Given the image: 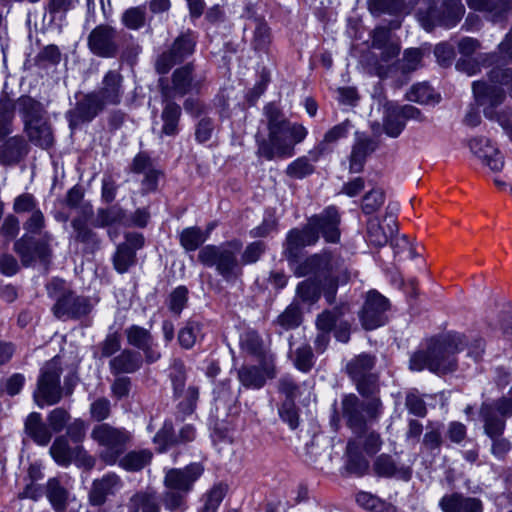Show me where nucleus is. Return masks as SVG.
<instances>
[{
  "label": "nucleus",
  "instance_id": "8fccbe9b",
  "mask_svg": "<svg viewBox=\"0 0 512 512\" xmlns=\"http://www.w3.org/2000/svg\"><path fill=\"white\" fill-rule=\"evenodd\" d=\"M346 453L348 456L347 469L357 475H363L368 468V462L359 452V446L355 440H350L347 443Z\"/></svg>",
  "mask_w": 512,
  "mask_h": 512
},
{
  "label": "nucleus",
  "instance_id": "37998d69",
  "mask_svg": "<svg viewBox=\"0 0 512 512\" xmlns=\"http://www.w3.org/2000/svg\"><path fill=\"white\" fill-rule=\"evenodd\" d=\"M405 127V122L397 110V105L389 103L385 106L383 129L392 138L398 137Z\"/></svg>",
  "mask_w": 512,
  "mask_h": 512
},
{
  "label": "nucleus",
  "instance_id": "4468645a",
  "mask_svg": "<svg viewBox=\"0 0 512 512\" xmlns=\"http://www.w3.org/2000/svg\"><path fill=\"white\" fill-rule=\"evenodd\" d=\"M51 239V235L47 232L39 240L25 234L14 243L13 249L25 267L31 266L36 261L46 263L51 256L49 247Z\"/></svg>",
  "mask_w": 512,
  "mask_h": 512
},
{
  "label": "nucleus",
  "instance_id": "4be33fe9",
  "mask_svg": "<svg viewBox=\"0 0 512 512\" xmlns=\"http://www.w3.org/2000/svg\"><path fill=\"white\" fill-rule=\"evenodd\" d=\"M470 150L492 171L498 172L504 166V158L501 152L492 142L484 137H476L469 142Z\"/></svg>",
  "mask_w": 512,
  "mask_h": 512
},
{
  "label": "nucleus",
  "instance_id": "79ce46f5",
  "mask_svg": "<svg viewBox=\"0 0 512 512\" xmlns=\"http://www.w3.org/2000/svg\"><path fill=\"white\" fill-rule=\"evenodd\" d=\"M15 102L7 95L0 98V139L10 135L13 131V121L15 118Z\"/></svg>",
  "mask_w": 512,
  "mask_h": 512
},
{
  "label": "nucleus",
  "instance_id": "c03bdc74",
  "mask_svg": "<svg viewBox=\"0 0 512 512\" xmlns=\"http://www.w3.org/2000/svg\"><path fill=\"white\" fill-rule=\"evenodd\" d=\"M208 239V233L197 226L183 229L179 234V242L187 252L197 250Z\"/></svg>",
  "mask_w": 512,
  "mask_h": 512
},
{
  "label": "nucleus",
  "instance_id": "ddd939ff",
  "mask_svg": "<svg viewBox=\"0 0 512 512\" xmlns=\"http://www.w3.org/2000/svg\"><path fill=\"white\" fill-rule=\"evenodd\" d=\"M464 13L465 7L460 0H444L440 8L430 7L425 12H419L418 19L426 31H431L436 26L454 27Z\"/></svg>",
  "mask_w": 512,
  "mask_h": 512
},
{
  "label": "nucleus",
  "instance_id": "dca6fc26",
  "mask_svg": "<svg viewBox=\"0 0 512 512\" xmlns=\"http://www.w3.org/2000/svg\"><path fill=\"white\" fill-rule=\"evenodd\" d=\"M50 455L54 461L63 467H68L72 462L91 468L94 459L88 455L82 445L70 446L66 436L57 437L50 447Z\"/></svg>",
  "mask_w": 512,
  "mask_h": 512
},
{
  "label": "nucleus",
  "instance_id": "393cba45",
  "mask_svg": "<svg viewBox=\"0 0 512 512\" xmlns=\"http://www.w3.org/2000/svg\"><path fill=\"white\" fill-rule=\"evenodd\" d=\"M123 76L116 70H109L103 77L102 86L98 91L100 99L106 105H118L121 102L123 90Z\"/></svg>",
  "mask_w": 512,
  "mask_h": 512
},
{
  "label": "nucleus",
  "instance_id": "6e6552de",
  "mask_svg": "<svg viewBox=\"0 0 512 512\" xmlns=\"http://www.w3.org/2000/svg\"><path fill=\"white\" fill-rule=\"evenodd\" d=\"M46 289L48 296L55 300L52 312L57 319H80L92 309L89 298L77 295L62 279L53 278Z\"/></svg>",
  "mask_w": 512,
  "mask_h": 512
},
{
  "label": "nucleus",
  "instance_id": "aec40b11",
  "mask_svg": "<svg viewBox=\"0 0 512 512\" xmlns=\"http://www.w3.org/2000/svg\"><path fill=\"white\" fill-rule=\"evenodd\" d=\"M317 234L322 236L328 243H337L340 240L341 217L335 206L325 208L321 213L310 218Z\"/></svg>",
  "mask_w": 512,
  "mask_h": 512
},
{
  "label": "nucleus",
  "instance_id": "3c124183",
  "mask_svg": "<svg viewBox=\"0 0 512 512\" xmlns=\"http://www.w3.org/2000/svg\"><path fill=\"white\" fill-rule=\"evenodd\" d=\"M348 310V306L342 305L335 307L333 310H325L316 318L317 331H324L331 333L336 327L341 316Z\"/></svg>",
  "mask_w": 512,
  "mask_h": 512
},
{
  "label": "nucleus",
  "instance_id": "680f3d73",
  "mask_svg": "<svg viewBox=\"0 0 512 512\" xmlns=\"http://www.w3.org/2000/svg\"><path fill=\"white\" fill-rule=\"evenodd\" d=\"M307 244L299 233V229L295 228L289 231L284 244V253L289 261H294L300 250L306 247Z\"/></svg>",
  "mask_w": 512,
  "mask_h": 512
},
{
  "label": "nucleus",
  "instance_id": "9d476101",
  "mask_svg": "<svg viewBox=\"0 0 512 512\" xmlns=\"http://www.w3.org/2000/svg\"><path fill=\"white\" fill-rule=\"evenodd\" d=\"M62 366L58 357L47 361L40 369L33 398L39 407L52 406L63 397L61 386Z\"/></svg>",
  "mask_w": 512,
  "mask_h": 512
},
{
  "label": "nucleus",
  "instance_id": "b1692460",
  "mask_svg": "<svg viewBox=\"0 0 512 512\" xmlns=\"http://www.w3.org/2000/svg\"><path fill=\"white\" fill-rule=\"evenodd\" d=\"M443 512H483V502L476 497L454 492L444 495L439 501Z\"/></svg>",
  "mask_w": 512,
  "mask_h": 512
},
{
  "label": "nucleus",
  "instance_id": "7ed1b4c3",
  "mask_svg": "<svg viewBox=\"0 0 512 512\" xmlns=\"http://www.w3.org/2000/svg\"><path fill=\"white\" fill-rule=\"evenodd\" d=\"M468 345L465 335L448 332L428 339L410 358L413 371L428 369L437 374L453 372L457 368L455 355Z\"/></svg>",
  "mask_w": 512,
  "mask_h": 512
},
{
  "label": "nucleus",
  "instance_id": "c85d7f7f",
  "mask_svg": "<svg viewBox=\"0 0 512 512\" xmlns=\"http://www.w3.org/2000/svg\"><path fill=\"white\" fill-rule=\"evenodd\" d=\"M373 470L379 477H397L405 481H408L412 474L410 467L399 465L393 457L388 454H381L375 459Z\"/></svg>",
  "mask_w": 512,
  "mask_h": 512
},
{
  "label": "nucleus",
  "instance_id": "f704fd0d",
  "mask_svg": "<svg viewBox=\"0 0 512 512\" xmlns=\"http://www.w3.org/2000/svg\"><path fill=\"white\" fill-rule=\"evenodd\" d=\"M166 103L161 113L163 121L161 134L166 136H175L179 132V121L181 117V107L172 101L165 99Z\"/></svg>",
  "mask_w": 512,
  "mask_h": 512
},
{
  "label": "nucleus",
  "instance_id": "cd10ccee",
  "mask_svg": "<svg viewBox=\"0 0 512 512\" xmlns=\"http://www.w3.org/2000/svg\"><path fill=\"white\" fill-rule=\"evenodd\" d=\"M28 153V144L23 136L9 137L0 145V163L14 165L20 162Z\"/></svg>",
  "mask_w": 512,
  "mask_h": 512
},
{
  "label": "nucleus",
  "instance_id": "5701e85b",
  "mask_svg": "<svg viewBox=\"0 0 512 512\" xmlns=\"http://www.w3.org/2000/svg\"><path fill=\"white\" fill-rule=\"evenodd\" d=\"M398 232L396 218L387 215L383 222L373 218L367 223V241L377 247H382Z\"/></svg>",
  "mask_w": 512,
  "mask_h": 512
},
{
  "label": "nucleus",
  "instance_id": "7c9ffc66",
  "mask_svg": "<svg viewBox=\"0 0 512 512\" xmlns=\"http://www.w3.org/2000/svg\"><path fill=\"white\" fill-rule=\"evenodd\" d=\"M24 131L29 141L42 149H48L53 145V132L50 124L45 119L33 124H26Z\"/></svg>",
  "mask_w": 512,
  "mask_h": 512
},
{
  "label": "nucleus",
  "instance_id": "603ef678",
  "mask_svg": "<svg viewBox=\"0 0 512 512\" xmlns=\"http://www.w3.org/2000/svg\"><path fill=\"white\" fill-rule=\"evenodd\" d=\"M227 493V485L217 483L203 496L204 505L199 512H217Z\"/></svg>",
  "mask_w": 512,
  "mask_h": 512
},
{
  "label": "nucleus",
  "instance_id": "bf43d9fd",
  "mask_svg": "<svg viewBox=\"0 0 512 512\" xmlns=\"http://www.w3.org/2000/svg\"><path fill=\"white\" fill-rule=\"evenodd\" d=\"M136 253L128 245H119L113 257L114 267L119 273H125L135 264Z\"/></svg>",
  "mask_w": 512,
  "mask_h": 512
},
{
  "label": "nucleus",
  "instance_id": "de8ad7c7",
  "mask_svg": "<svg viewBox=\"0 0 512 512\" xmlns=\"http://www.w3.org/2000/svg\"><path fill=\"white\" fill-rule=\"evenodd\" d=\"M121 23L129 30H140L147 23L145 6H134L126 9L121 15Z\"/></svg>",
  "mask_w": 512,
  "mask_h": 512
},
{
  "label": "nucleus",
  "instance_id": "ea45409f",
  "mask_svg": "<svg viewBox=\"0 0 512 512\" xmlns=\"http://www.w3.org/2000/svg\"><path fill=\"white\" fill-rule=\"evenodd\" d=\"M374 150L373 142L369 138H357L350 156V172L362 171L366 157Z\"/></svg>",
  "mask_w": 512,
  "mask_h": 512
},
{
  "label": "nucleus",
  "instance_id": "5fc2aeb1",
  "mask_svg": "<svg viewBox=\"0 0 512 512\" xmlns=\"http://www.w3.org/2000/svg\"><path fill=\"white\" fill-rule=\"evenodd\" d=\"M356 502L364 509L372 512H395L393 505L382 501L368 492L357 493Z\"/></svg>",
  "mask_w": 512,
  "mask_h": 512
},
{
  "label": "nucleus",
  "instance_id": "f3484780",
  "mask_svg": "<svg viewBox=\"0 0 512 512\" xmlns=\"http://www.w3.org/2000/svg\"><path fill=\"white\" fill-rule=\"evenodd\" d=\"M105 108L99 94L95 91L83 95L74 108L69 110L67 118L71 128H76L84 123L91 122Z\"/></svg>",
  "mask_w": 512,
  "mask_h": 512
},
{
  "label": "nucleus",
  "instance_id": "f03ea898",
  "mask_svg": "<svg viewBox=\"0 0 512 512\" xmlns=\"http://www.w3.org/2000/svg\"><path fill=\"white\" fill-rule=\"evenodd\" d=\"M264 116L268 135H256L257 156L267 161L292 157L295 146L306 138L307 129L300 123L289 121L275 103L264 107Z\"/></svg>",
  "mask_w": 512,
  "mask_h": 512
},
{
  "label": "nucleus",
  "instance_id": "09e8293b",
  "mask_svg": "<svg viewBox=\"0 0 512 512\" xmlns=\"http://www.w3.org/2000/svg\"><path fill=\"white\" fill-rule=\"evenodd\" d=\"M47 497L56 512H63L66 509L68 492L58 479L48 480Z\"/></svg>",
  "mask_w": 512,
  "mask_h": 512
},
{
  "label": "nucleus",
  "instance_id": "864d4df0",
  "mask_svg": "<svg viewBox=\"0 0 512 512\" xmlns=\"http://www.w3.org/2000/svg\"><path fill=\"white\" fill-rule=\"evenodd\" d=\"M202 324L194 319L186 322L185 326L178 333V341L182 348H192L197 339L201 336Z\"/></svg>",
  "mask_w": 512,
  "mask_h": 512
},
{
  "label": "nucleus",
  "instance_id": "13d9d810",
  "mask_svg": "<svg viewBox=\"0 0 512 512\" xmlns=\"http://www.w3.org/2000/svg\"><path fill=\"white\" fill-rule=\"evenodd\" d=\"M407 99L420 104L438 102V97L434 93L433 88L426 83H419L412 86L410 91L407 93Z\"/></svg>",
  "mask_w": 512,
  "mask_h": 512
},
{
  "label": "nucleus",
  "instance_id": "e433bc0d",
  "mask_svg": "<svg viewBox=\"0 0 512 512\" xmlns=\"http://www.w3.org/2000/svg\"><path fill=\"white\" fill-rule=\"evenodd\" d=\"M152 452L148 449L132 450L119 457L118 464L126 471L136 472L142 470L152 460Z\"/></svg>",
  "mask_w": 512,
  "mask_h": 512
},
{
  "label": "nucleus",
  "instance_id": "f8f14e48",
  "mask_svg": "<svg viewBox=\"0 0 512 512\" xmlns=\"http://www.w3.org/2000/svg\"><path fill=\"white\" fill-rule=\"evenodd\" d=\"M204 76L197 75L192 63H188L174 70L171 78V85L165 79L159 81L162 97L173 99L175 96H184L193 91H199Z\"/></svg>",
  "mask_w": 512,
  "mask_h": 512
},
{
  "label": "nucleus",
  "instance_id": "4d7b16f0",
  "mask_svg": "<svg viewBox=\"0 0 512 512\" xmlns=\"http://www.w3.org/2000/svg\"><path fill=\"white\" fill-rule=\"evenodd\" d=\"M367 4L370 13L376 16L381 14L395 15L401 12L404 7L403 0H368Z\"/></svg>",
  "mask_w": 512,
  "mask_h": 512
},
{
  "label": "nucleus",
  "instance_id": "6ab92c4d",
  "mask_svg": "<svg viewBox=\"0 0 512 512\" xmlns=\"http://www.w3.org/2000/svg\"><path fill=\"white\" fill-rule=\"evenodd\" d=\"M388 300L378 292H369L360 313V320L366 330H373L387 321Z\"/></svg>",
  "mask_w": 512,
  "mask_h": 512
},
{
  "label": "nucleus",
  "instance_id": "1a4fd4ad",
  "mask_svg": "<svg viewBox=\"0 0 512 512\" xmlns=\"http://www.w3.org/2000/svg\"><path fill=\"white\" fill-rule=\"evenodd\" d=\"M91 438L101 447L100 459L107 465H115L132 441V433L123 427L107 423L96 425Z\"/></svg>",
  "mask_w": 512,
  "mask_h": 512
},
{
  "label": "nucleus",
  "instance_id": "2eb2a0df",
  "mask_svg": "<svg viewBox=\"0 0 512 512\" xmlns=\"http://www.w3.org/2000/svg\"><path fill=\"white\" fill-rule=\"evenodd\" d=\"M89 50L102 58H114L118 54V32L108 24L97 25L87 38Z\"/></svg>",
  "mask_w": 512,
  "mask_h": 512
},
{
  "label": "nucleus",
  "instance_id": "0eeeda50",
  "mask_svg": "<svg viewBox=\"0 0 512 512\" xmlns=\"http://www.w3.org/2000/svg\"><path fill=\"white\" fill-rule=\"evenodd\" d=\"M472 88L484 116L497 122L512 142V105L506 103L505 91L489 86L484 81L473 82Z\"/></svg>",
  "mask_w": 512,
  "mask_h": 512
},
{
  "label": "nucleus",
  "instance_id": "774afa93",
  "mask_svg": "<svg viewBox=\"0 0 512 512\" xmlns=\"http://www.w3.org/2000/svg\"><path fill=\"white\" fill-rule=\"evenodd\" d=\"M277 323L284 329L290 330L298 327L301 323V314L297 307L288 306L277 318Z\"/></svg>",
  "mask_w": 512,
  "mask_h": 512
},
{
  "label": "nucleus",
  "instance_id": "4c0bfd02",
  "mask_svg": "<svg viewBox=\"0 0 512 512\" xmlns=\"http://www.w3.org/2000/svg\"><path fill=\"white\" fill-rule=\"evenodd\" d=\"M240 347L243 352L256 357L258 360L273 357L272 354L266 352L262 338L254 330H248L241 335Z\"/></svg>",
  "mask_w": 512,
  "mask_h": 512
},
{
  "label": "nucleus",
  "instance_id": "a18cd8bd",
  "mask_svg": "<svg viewBox=\"0 0 512 512\" xmlns=\"http://www.w3.org/2000/svg\"><path fill=\"white\" fill-rule=\"evenodd\" d=\"M290 357L294 366L304 373L310 372L315 364L312 348L307 343L300 345L294 350L291 349Z\"/></svg>",
  "mask_w": 512,
  "mask_h": 512
},
{
  "label": "nucleus",
  "instance_id": "58836bf2",
  "mask_svg": "<svg viewBox=\"0 0 512 512\" xmlns=\"http://www.w3.org/2000/svg\"><path fill=\"white\" fill-rule=\"evenodd\" d=\"M471 9L488 12L494 21L500 19L512 8L511 0H466Z\"/></svg>",
  "mask_w": 512,
  "mask_h": 512
},
{
  "label": "nucleus",
  "instance_id": "69168bd1",
  "mask_svg": "<svg viewBox=\"0 0 512 512\" xmlns=\"http://www.w3.org/2000/svg\"><path fill=\"white\" fill-rule=\"evenodd\" d=\"M170 378L173 385L174 395L179 397L184 390L186 384V370L183 362L174 361L171 367Z\"/></svg>",
  "mask_w": 512,
  "mask_h": 512
},
{
  "label": "nucleus",
  "instance_id": "49530a36",
  "mask_svg": "<svg viewBox=\"0 0 512 512\" xmlns=\"http://www.w3.org/2000/svg\"><path fill=\"white\" fill-rule=\"evenodd\" d=\"M323 292V280L318 282L315 279H306L300 282L296 289L297 297L304 303H316Z\"/></svg>",
  "mask_w": 512,
  "mask_h": 512
},
{
  "label": "nucleus",
  "instance_id": "a878e982",
  "mask_svg": "<svg viewBox=\"0 0 512 512\" xmlns=\"http://www.w3.org/2000/svg\"><path fill=\"white\" fill-rule=\"evenodd\" d=\"M92 215L91 207H83L82 215L72 220L71 225L75 232V240L85 245L88 252H93L99 247V239L87 225L88 219Z\"/></svg>",
  "mask_w": 512,
  "mask_h": 512
},
{
  "label": "nucleus",
  "instance_id": "f257e3e1",
  "mask_svg": "<svg viewBox=\"0 0 512 512\" xmlns=\"http://www.w3.org/2000/svg\"><path fill=\"white\" fill-rule=\"evenodd\" d=\"M375 364V356L362 353L346 365V372L356 390L365 398L361 400L351 393L345 395L341 401L342 416L346 425L355 433L363 432L369 425L377 423L384 412L379 396V375L374 372Z\"/></svg>",
  "mask_w": 512,
  "mask_h": 512
},
{
  "label": "nucleus",
  "instance_id": "39448f33",
  "mask_svg": "<svg viewBox=\"0 0 512 512\" xmlns=\"http://www.w3.org/2000/svg\"><path fill=\"white\" fill-rule=\"evenodd\" d=\"M204 466L199 462H193L183 468L165 469L163 485L165 491L162 494V503L170 512H184L187 505V497L194 489L195 483L204 473Z\"/></svg>",
  "mask_w": 512,
  "mask_h": 512
},
{
  "label": "nucleus",
  "instance_id": "a211bd4d",
  "mask_svg": "<svg viewBox=\"0 0 512 512\" xmlns=\"http://www.w3.org/2000/svg\"><path fill=\"white\" fill-rule=\"evenodd\" d=\"M259 361V366L243 365L238 369V380L247 389H260L267 379L276 376L274 357H265L264 360Z\"/></svg>",
  "mask_w": 512,
  "mask_h": 512
},
{
  "label": "nucleus",
  "instance_id": "bb28decb",
  "mask_svg": "<svg viewBox=\"0 0 512 512\" xmlns=\"http://www.w3.org/2000/svg\"><path fill=\"white\" fill-rule=\"evenodd\" d=\"M143 364L142 355L131 349H124L118 355L111 358L109 362L110 372L119 376L121 374H132L137 372Z\"/></svg>",
  "mask_w": 512,
  "mask_h": 512
},
{
  "label": "nucleus",
  "instance_id": "a19ab883",
  "mask_svg": "<svg viewBox=\"0 0 512 512\" xmlns=\"http://www.w3.org/2000/svg\"><path fill=\"white\" fill-rule=\"evenodd\" d=\"M480 415L484 421V431L489 438H495L496 436H502L506 423L505 419L495 413V411L482 404L480 409Z\"/></svg>",
  "mask_w": 512,
  "mask_h": 512
},
{
  "label": "nucleus",
  "instance_id": "473e14b6",
  "mask_svg": "<svg viewBox=\"0 0 512 512\" xmlns=\"http://www.w3.org/2000/svg\"><path fill=\"white\" fill-rule=\"evenodd\" d=\"M351 127V122L349 120H345L329 129L325 133L322 142L315 148V150L309 152L312 161H318L319 157L328 149L329 145L336 143L340 139L346 138Z\"/></svg>",
  "mask_w": 512,
  "mask_h": 512
},
{
  "label": "nucleus",
  "instance_id": "6e6d98bb",
  "mask_svg": "<svg viewBox=\"0 0 512 512\" xmlns=\"http://www.w3.org/2000/svg\"><path fill=\"white\" fill-rule=\"evenodd\" d=\"M315 167L308 156H301L292 161L286 168V175L293 179H303L311 175Z\"/></svg>",
  "mask_w": 512,
  "mask_h": 512
},
{
  "label": "nucleus",
  "instance_id": "c9c22d12",
  "mask_svg": "<svg viewBox=\"0 0 512 512\" xmlns=\"http://www.w3.org/2000/svg\"><path fill=\"white\" fill-rule=\"evenodd\" d=\"M15 104L22 116L24 128L28 123L33 124L43 119L44 109L42 104L30 96L19 97Z\"/></svg>",
  "mask_w": 512,
  "mask_h": 512
},
{
  "label": "nucleus",
  "instance_id": "338daca9",
  "mask_svg": "<svg viewBox=\"0 0 512 512\" xmlns=\"http://www.w3.org/2000/svg\"><path fill=\"white\" fill-rule=\"evenodd\" d=\"M384 200V193L380 189H372L363 197L362 211L365 214H372L383 205Z\"/></svg>",
  "mask_w": 512,
  "mask_h": 512
},
{
  "label": "nucleus",
  "instance_id": "20e7f679",
  "mask_svg": "<svg viewBox=\"0 0 512 512\" xmlns=\"http://www.w3.org/2000/svg\"><path fill=\"white\" fill-rule=\"evenodd\" d=\"M298 277L310 274L323 280V295L328 304L335 301L338 286L346 284L353 274L346 259L338 250L324 249L320 253L307 257L294 269Z\"/></svg>",
  "mask_w": 512,
  "mask_h": 512
},
{
  "label": "nucleus",
  "instance_id": "2f4dec72",
  "mask_svg": "<svg viewBox=\"0 0 512 512\" xmlns=\"http://www.w3.org/2000/svg\"><path fill=\"white\" fill-rule=\"evenodd\" d=\"M25 432L38 445L46 446L52 434L45 423L42 421L40 413L32 412L25 421Z\"/></svg>",
  "mask_w": 512,
  "mask_h": 512
},
{
  "label": "nucleus",
  "instance_id": "423d86ee",
  "mask_svg": "<svg viewBox=\"0 0 512 512\" xmlns=\"http://www.w3.org/2000/svg\"><path fill=\"white\" fill-rule=\"evenodd\" d=\"M241 249L242 243L237 239L205 245L198 252V261L205 267L214 268L226 282H233L243 274L239 260Z\"/></svg>",
  "mask_w": 512,
  "mask_h": 512
},
{
  "label": "nucleus",
  "instance_id": "c756f323",
  "mask_svg": "<svg viewBox=\"0 0 512 512\" xmlns=\"http://www.w3.org/2000/svg\"><path fill=\"white\" fill-rule=\"evenodd\" d=\"M246 28L252 30L250 39L252 48L256 51H267L272 41V35L265 19L260 17L250 18Z\"/></svg>",
  "mask_w": 512,
  "mask_h": 512
},
{
  "label": "nucleus",
  "instance_id": "412c9836",
  "mask_svg": "<svg viewBox=\"0 0 512 512\" xmlns=\"http://www.w3.org/2000/svg\"><path fill=\"white\" fill-rule=\"evenodd\" d=\"M123 487V481L115 473H107L95 479L89 492V502L92 506H102L108 497L114 496Z\"/></svg>",
  "mask_w": 512,
  "mask_h": 512
},
{
  "label": "nucleus",
  "instance_id": "0e129e2a",
  "mask_svg": "<svg viewBox=\"0 0 512 512\" xmlns=\"http://www.w3.org/2000/svg\"><path fill=\"white\" fill-rule=\"evenodd\" d=\"M127 342L133 347L140 349L153 339L149 330L138 325H132L125 330Z\"/></svg>",
  "mask_w": 512,
  "mask_h": 512
},
{
  "label": "nucleus",
  "instance_id": "72a5a7b5",
  "mask_svg": "<svg viewBox=\"0 0 512 512\" xmlns=\"http://www.w3.org/2000/svg\"><path fill=\"white\" fill-rule=\"evenodd\" d=\"M128 512H160V505L155 491L147 489L138 491L129 499Z\"/></svg>",
  "mask_w": 512,
  "mask_h": 512
},
{
  "label": "nucleus",
  "instance_id": "9b49d317",
  "mask_svg": "<svg viewBox=\"0 0 512 512\" xmlns=\"http://www.w3.org/2000/svg\"><path fill=\"white\" fill-rule=\"evenodd\" d=\"M196 34L187 30L175 38L170 47L163 50L156 58L155 70L158 74H167L173 66L182 63L195 52Z\"/></svg>",
  "mask_w": 512,
  "mask_h": 512
},
{
  "label": "nucleus",
  "instance_id": "e2e57ef3",
  "mask_svg": "<svg viewBox=\"0 0 512 512\" xmlns=\"http://www.w3.org/2000/svg\"><path fill=\"white\" fill-rule=\"evenodd\" d=\"M489 86L497 88L495 85L506 86L510 97L512 98V69L504 67H495L488 73ZM488 85V83H486Z\"/></svg>",
  "mask_w": 512,
  "mask_h": 512
},
{
  "label": "nucleus",
  "instance_id": "052dcab7",
  "mask_svg": "<svg viewBox=\"0 0 512 512\" xmlns=\"http://www.w3.org/2000/svg\"><path fill=\"white\" fill-rule=\"evenodd\" d=\"M124 211L118 205H113L105 209H98L95 226L105 227L115 223H123Z\"/></svg>",
  "mask_w": 512,
  "mask_h": 512
}]
</instances>
